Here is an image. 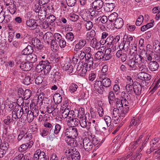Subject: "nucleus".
<instances>
[{"label":"nucleus","instance_id":"obj_1","mask_svg":"<svg viewBox=\"0 0 160 160\" xmlns=\"http://www.w3.org/2000/svg\"><path fill=\"white\" fill-rule=\"evenodd\" d=\"M23 114H24L23 109L19 106L16 105L12 112V117L15 119L20 118L22 119H23Z\"/></svg>","mask_w":160,"mask_h":160},{"label":"nucleus","instance_id":"obj_2","mask_svg":"<svg viewBox=\"0 0 160 160\" xmlns=\"http://www.w3.org/2000/svg\"><path fill=\"white\" fill-rule=\"evenodd\" d=\"M75 52L74 53V55L72 58V61L73 63L76 64L79 61H82L84 58L85 53L82 51H75Z\"/></svg>","mask_w":160,"mask_h":160},{"label":"nucleus","instance_id":"obj_3","mask_svg":"<svg viewBox=\"0 0 160 160\" xmlns=\"http://www.w3.org/2000/svg\"><path fill=\"white\" fill-rule=\"evenodd\" d=\"M66 136L71 138L72 137H77L78 135V132L77 128L72 127L67 128L65 132Z\"/></svg>","mask_w":160,"mask_h":160},{"label":"nucleus","instance_id":"obj_4","mask_svg":"<svg viewBox=\"0 0 160 160\" xmlns=\"http://www.w3.org/2000/svg\"><path fill=\"white\" fill-rule=\"evenodd\" d=\"M83 144L84 148L86 151H89L91 150L93 147L92 142L88 138L86 137L84 138Z\"/></svg>","mask_w":160,"mask_h":160},{"label":"nucleus","instance_id":"obj_5","mask_svg":"<svg viewBox=\"0 0 160 160\" xmlns=\"http://www.w3.org/2000/svg\"><path fill=\"white\" fill-rule=\"evenodd\" d=\"M142 90L141 85L138 82H134L133 84V92L136 95H139Z\"/></svg>","mask_w":160,"mask_h":160},{"label":"nucleus","instance_id":"obj_6","mask_svg":"<svg viewBox=\"0 0 160 160\" xmlns=\"http://www.w3.org/2000/svg\"><path fill=\"white\" fill-rule=\"evenodd\" d=\"M94 88L100 94L103 93L104 89L102 85L101 81H96L94 84Z\"/></svg>","mask_w":160,"mask_h":160},{"label":"nucleus","instance_id":"obj_7","mask_svg":"<svg viewBox=\"0 0 160 160\" xmlns=\"http://www.w3.org/2000/svg\"><path fill=\"white\" fill-rule=\"evenodd\" d=\"M32 64L28 61L22 62L20 68L22 70L27 71L30 70L32 68Z\"/></svg>","mask_w":160,"mask_h":160},{"label":"nucleus","instance_id":"obj_8","mask_svg":"<svg viewBox=\"0 0 160 160\" xmlns=\"http://www.w3.org/2000/svg\"><path fill=\"white\" fill-rule=\"evenodd\" d=\"M103 2L102 0H94L92 3V6L95 9V11L98 10L102 7Z\"/></svg>","mask_w":160,"mask_h":160},{"label":"nucleus","instance_id":"obj_9","mask_svg":"<svg viewBox=\"0 0 160 160\" xmlns=\"http://www.w3.org/2000/svg\"><path fill=\"white\" fill-rule=\"evenodd\" d=\"M86 44V40L84 39L81 38V39L78 41V42L75 45L74 50L77 51L81 50Z\"/></svg>","mask_w":160,"mask_h":160},{"label":"nucleus","instance_id":"obj_10","mask_svg":"<svg viewBox=\"0 0 160 160\" xmlns=\"http://www.w3.org/2000/svg\"><path fill=\"white\" fill-rule=\"evenodd\" d=\"M151 75L147 73L141 72L138 74V78L142 80H148L151 78Z\"/></svg>","mask_w":160,"mask_h":160},{"label":"nucleus","instance_id":"obj_11","mask_svg":"<svg viewBox=\"0 0 160 160\" xmlns=\"http://www.w3.org/2000/svg\"><path fill=\"white\" fill-rule=\"evenodd\" d=\"M26 24L28 26L31 27V29H34L37 28V26L38 27L37 23L35 22L34 20L32 19L27 20Z\"/></svg>","mask_w":160,"mask_h":160},{"label":"nucleus","instance_id":"obj_12","mask_svg":"<svg viewBox=\"0 0 160 160\" xmlns=\"http://www.w3.org/2000/svg\"><path fill=\"white\" fill-rule=\"evenodd\" d=\"M123 20L120 18H118L114 22V26L117 29H120L123 26Z\"/></svg>","mask_w":160,"mask_h":160},{"label":"nucleus","instance_id":"obj_13","mask_svg":"<svg viewBox=\"0 0 160 160\" xmlns=\"http://www.w3.org/2000/svg\"><path fill=\"white\" fill-rule=\"evenodd\" d=\"M102 79V81H101L102 85L103 87L105 88H108L111 85V81L110 79L107 78L103 77L101 79Z\"/></svg>","mask_w":160,"mask_h":160},{"label":"nucleus","instance_id":"obj_14","mask_svg":"<svg viewBox=\"0 0 160 160\" xmlns=\"http://www.w3.org/2000/svg\"><path fill=\"white\" fill-rule=\"evenodd\" d=\"M149 65V69L153 71L157 70L159 66V64L156 61L150 62Z\"/></svg>","mask_w":160,"mask_h":160},{"label":"nucleus","instance_id":"obj_15","mask_svg":"<svg viewBox=\"0 0 160 160\" xmlns=\"http://www.w3.org/2000/svg\"><path fill=\"white\" fill-rule=\"evenodd\" d=\"M33 51L32 47L30 45H28L22 51L21 53L22 55H27L32 53Z\"/></svg>","mask_w":160,"mask_h":160},{"label":"nucleus","instance_id":"obj_16","mask_svg":"<svg viewBox=\"0 0 160 160\" xmlns=\"http://www.w3.org/2000/svg\"><path fill=\"white\" fill-rule=\"evenodd\" d=\"M50 34L49 32L43 34L42 32H41V37H42L43 38L41 39V41H42V44H45L46 43V42L47 43L49 44V42L48 40V39H49V36L48 37V34Z\"/></svg>","mask_w":160,"mask_h":160},{"label":"nucleus","instance_id":"obj_17","mask_svg":"<svg viewBox=\"0 0 160 160\" xmlns=\"http://www.w3.org/2000/svg\"><path fill=\"white\" fill-rule=\"evenodd\" d=\"M148 60L150 62L159 60V56L157 54L151 53L147 55Z\"/></svg>","mask_w":160,"mask_h":160},{"label":"nucleus","instance_id":"obj_18","mask_svg":"<svg viewBox=\"0 0 160 160\" xmlns=\"http://www.w3.org/2000/svg\"><path fill=\"white\" fill-rule=\"evenodd\" d=\"M68 160H80V156L78 151L75 152L72 155H68Z\"/></svg>","mask_w":160,"mask_h":160},{"label":"nucleus","instance_id":"obj_19","mask_svg":"<svg viewBox=\"0 0 160 160\" xmlns=\"http://www.w3.org/2000/svg\"><path fill=\"white\" fill-rule=\"evenodd\" d=\"M69 124L72 128L78 126L79 123V121L78 119L76 118H70L68 120Z\"/></svg>","mask_w":160,"mask_h":160},{"label":"nucleus","instance_id":"obj_20","mask_svg":"<svg viewBox=\"0 0 160 160\" xmlns=\"http://www.w3.org/2000/svg\"><path fill=\"white\" fill-rule=\"evenodd\" d=\"M112 50V48H109L105 50L104 53L105 61L109 60L112 58V55L111 53Z\"/></svg>","mask_w":160,"mask_h":160},{"label":"nucleus","instance_id":"obj_21","mask_svg":"<svg viewBox=\"0 0 160 160\" xmlns=\"http://www.w3.org/2000/svg\"><path fill=\"white\" fill-rule=\"evenodd\" d=\"M114 93L113 91H110L108 95V99L110 105L113 104L114 100L116 98Z\"/></svg>","mask_w":160,"mask_h":160},{"label":"nucleus","instance_id":"obj_22","mask_svg":"<svg viewBox=\"0 0 160 160\" xmlns=\"http://www.w3.org/2000/svg\"><path fill=\"white\" fill-rule=\"evenodd\" d=\"M57 41L55 40H52L51 42V48L53 51H57L58 50L59 47Z\"/></svg>","mask_w":160,"mask_h":160},{"label":"nucleus","instance_id":"obj_23","mask_svg":"<svg viewBox=\"0 0 160 160\" xmlns=\"http://www.w3.org/2000/svg\"><path fill=\"white\" fill-rule=\"evenodd\" d=\"M91 44L93 48H99L101 44L98 42L95 38H93L91 41Z\"/></svg>","mask_w":160,"mask_h":160},{"label":"nucleus","instance_id":"obj_24","mask_svg":"<svg viewBox=\"0 0 160 160\" xmlns=\"http://www.w3.org/2000/svg\"><path fill=\"white\" fill-rule=\"evenodd\" d=\"M118 15L116 12H114L111 14L108 17V20L109 22L111 23L113 22H115L116 19H118Z\"/></svg>","mask_w":160,"mask_h":160},{"label":"nucleus","instance_id":"obj_25","mask_svg":"<svg viewBox=\"0 0 160 160\" xmlns=\"http://www.w3.org/2000/svg\"><path fill=\"white\" fill-rule=\"evenodd\" d=\"M95 58L98 60L102 59V61H105L104 53L102 51H98L95 54Z\"/></svg>","mask_w":160,"mask_h":160},{"label":"nucleus","instance_id":"obj_26","mask_svg":"<svg viewBox=\"0 0 160 160\" xmlns=\"http://www.w3.org/2000/svg\"><path fill=\"white\" fill-rule=\"evenodd\" d=\"M115 105L117 107L116 108L120 109L121 110L122 108H123V106L122 104V100L118 98H116L114 100V102Z\"/></svg>","mask_w":160,"mask_h":160},{"label":"nucleus","instance_id":"obj_27","mask_svg":"<svg viewBox=\"0 0 160 160\" xmlns=\"http://www.w3.org/2000/svg\"><path fill=\"white\" fill-rule=\"evenodd\" d=\"M78 88V86L76 84L72 83L70 85L68 90L71 93H74L77 91Z\"/></svg>","mask_w":160,"mask_h":160},{"label":"nucleus","instance_id":"obj_28","mask_svg":"<svg viewBox=\"0 0 160 160\" xmlns=\"http://www.w3.org/2000/svg\"><path fill=\"white\" fill-rule=\"evenodd\" d=\"M96 19L97 20V21H101V22L103 24L106 23L108 25L109 23V22L108 21V18L106 16L103 15L102 17H98Z\"/></svg>","mask_w":160,"mask_h":160},{"label":"nucleus","instance_id":"obj_29","mask_svg":"<svg viewBox=\"0 0 160 160\" xmlns=\"http://www.w3.org/2000/svg\"><path fill=\"white\" fill-rule=\"evenodd\" d=\"M98 12V11H97V10L94 11V12H91L89 14H90V20L92 21H95V22H97V20L96 19L98 18L97 16Z\"/></svg>","mask_w":160,"mask_h":160},{"label":"nucleus","instance_id":"obj_30","mask_svg":"<svg viewBox=\"0 0 160 160\" xmlns=\"http://www.w3.org/2000/svg\"><path fill=\"white\" fill-rule=\"evenodd\" d=\"M127 64L129 67L133 68V69L136 68L137 66V65L136 62L134 61V59L133 58L130 59L128 61Z\"/></svg>","mask_w":160,"mask_h":160},{"label":"nucleus","instance_id":"obj_31","mask_svg":"<svg viewBox=\"0 0 160 160\" xmlns=\"http://www.w3.org/2000/svg\"><path fill=\"white\" fill-rule=\"evenodd\" d=\"M79 112L78 110H76L74 111L72 110L70 111L68 113V117L69 118H72V116H74V117H78L79 115Z\"/></svg>","mask_w":160,"mask_h":160},{"label":"nucleus","instance_id":"obj_32","mask_svg":"<svg viewBox=\"0 0 160 160\" xmlns=\"http://www.w3.org/2000/svg\"><path fill=\"white\" fill-rule=\"evenodd\" d=\"M12 120L13 119H12L10 116H8L3 118V122L5 125L9 127V125L12 122Z\"/></svg>","mask_w":160,"mask_h":160},{"label":"nucleus","instance_id":"obj_33","mask_svg":"<svg viewBox=\"0 0 160 160\" xmlns=\"http://www.w3.org/2000/svg\"><path fill=\"white\" fill-rule=\"evenodd\" d=\"M106 7L105 8V10L107 12L112 11L115 7V4H105Z\"/></svg>","mask_w":160,"mask_h":160},{"label":"nucleus","instance_id":"obj_34","mask_svg":"<svg viewBox=\"0 0 160 160\" xmlns=\"http://www.w3.org/2000/svg\"><path fill=\"white\" fill-rule=\"evenodd\" d=\"M32 92L29 89H26L23 93V97L25 100H27L32 95Z\"/></svg>","mask_w":160,"mask_h":160},{"label":"nucleus","instance_id":"obj_35","mask_svg":"<svg viewBox=\"0 0 160 160\" xmlns=\"http://www.w3.org/2000/svg\"><path fill=\"white\" fill-rule=\"evenodd\" d=\"M34 116L31 111H28L26 117L28 121L29 122H32L34 118Z\"/></svg>","mask_w":160,"mask_h":160},{"label":"nucleus","instance_id":"obj_36","mask_svg":"<svg viewBox=\"0 0 160 160\" xmlns=\"http://www.w3.org/2000/svg\"><path fill=\"white\" fill-rule=\"evenodd\" d=\"M134 61L136 62L137 65L138 64L142 62L143 57L140 55L137 54L135 55Z\"/></svg>","mask_w":160,"mask_h":160},{"label":"nucleus","instance_id":"obj_37","mask_svg":"<svg viewBox=\"0 0 160 160\" xmlns=\"http://www.w3.org/2000/svg\"><path fill=\"white\" fill-rule=\"evenodd\" d=\"M46 20L48 22H49V23L50 25H53V23L56 20V17L53 15H50L47 18Z\"/></svg>","mask_w":160,"mask_h":160},{"label":"nucleus","instance_id":"obj_38","mask_svg":"<svg viewBox=\"0 0 160 160\" xmlns=\"http://www.w3.org/2000/svg\"><path fill=\"white\" fill-rule=\"evenodd\" d=\"M5 11L3 10L2 7H0V23L4 20Z\"/></svg>","mask_w":160,"mask_h":160},{"label":"nucleus","instance_id":"obj_39","mask_svg":"<svg viewBox=\"0 0 160 160\" xmlns=\"http://www.w3.org/2000/svg\"><path fill=\"white\" fill-rule=\"evenodd\" d=\"M143 20V17L142 15H140L137 18L136 22V25L137 26H140L142 23Z\"/></svg>","mask_w":160,"mask_h":160},{"label":"nucleus","instance_id":"obj_40","mask_svg":"<svg viewBox=\"0 0 160 160\" xmlns=\"http://www.w3.org/2000/svg\"><path fill=\"white\" fill-rule=\"evenodd\" d=\"M28 145V143H27L22 145L18 148L19 152H22L27 150L28 148V147L27 146Z\"/></svg>","mask_w":160,"mask_h":160},{"label":"nucleus","instance_id":"obj_41","mask_svg":"<svg viewBox=\"0 0 160 160\" xmlns=\"http://www.w3.org/2000/svg\"><path fill=\"white\" fill-rule=\"evenodd\" d=\"M23 83L25 85H29L31 83V78L29 76L26 77L23 80Z\"/></svg>","mask_w":160,"mask_h":160},{"label":"nucleus","instance_id":"obj_42","mask_svg":"<svg viewBox=\"0 0 160 160\" xmlns=\"http://www.w3.org/2000/svg\"><path fill=\"white\" fill-rule=\"evenodd\" d=\"M66 38L68 41H72L74 38V36L72 32H68L66 35Z\"/></svg>","mask_w":160,"mask_h":160},{"label":"nucleus","instance_id":"obj_43","mask_svg":"<svg viewBox=\"0 0 160 160\" xmlns=\"http://www.w3.org/2000/svg\"><path fill=\"white\" fill-rule=\"evenodd\" d=\"M57 42L59 46L62 48H64L66 46V42L63 38L58 40Z\"/></svg>","mask_w":160,"mask_h":160},{"label":"nucleus","instance_id":"obj_44","mask_svg":"<svg viewBox=\"0 0 160 160\" xmlns=\"http://www.w3.org/2000/svg\"><path fill=\"white\" fill-rule=\"evenodd\" d=\"M63 110L62 109V111ZM69 112V110L68 108H66L62 113V116L63 118H65L68 116V113Z\"/></svg>","mask_w":160,"mask_h":160},{"label":"nucleus","instance_id":"obj_45","mask_svg":"<svg viewBox=\"0 0 160 160\" xmlns=\"http://www.w3.org/2000/svg\"><path fill=\"white\" fill-rule=\"evenodd\" d=\"M126 89L128 93L130 94H132L133 92V85L127 84L126 86Z\"/></svg>","mask_w":160,"mask_h":160},{"label":"nucleus","instance_id":"obj_46","mask_svg":"<svg viewBox=\"0 0 160 160\" xmlns=\"http://www.w3.org/2000/svg\"><path fill=\"white\" fill-rule=\"evenodd\" d=\"M49 101V99L46 97H43L42 99L41 102V104H44L45 108L47 107V105H48Z\"/></svg>","mask_w":160,"mask_h":160},{"label":"nucleus","instance_id":"obj_47","mask_svg":"<svg viewBox=\"0 0 160 160\" xmlns=\"http://www.w3.org/2000/svg\"><path fill=\"white\" fill-rule=\"evenodd\" d=\"M34 46L38 49L39 50L40 48V40L37 38H36L34 40Z\"/></svg>","mask_w":160,"mask_h":160},{"label":"nucleus","instance_id":"obj_48","mask_svg":"<svg viewBox=\"0 0 160 160\" xmlns=\"http://www.w3.org/2000/svg\"><path fill=\"white\" fill-rule=\"evenodd\" d=\"M86 23L85 24L86 29L88 30H90L93 27V25L92 22L91 21L86 22Z\"/></svg>","mask_w":160,"mask_h":160},{"label":"nucleus","instance_id":"obj_49","mask_svg":"<svg viewBox=\"0 0 160 160\" xmlns=\"http://www.w3.org/2000/svg\"><path fill=\"white\" fill-rule=\"evenodd\" d=\"M113 38L111 41V42H110L109 44H108V46H109L110 48H112V50H113V51H115L116 49L117 46L115 42H113Z\"/></svg>","mask_w":160,"mask_h":160},{"label":"nucleus","instance_id":"obj_50","mask_svg":"<svg viewBox=\"0 0 160 160\" xmlns=\"http://www.w3.org/2000/svg\"><path fill=\"white\" fill-rule=\"evenodd\" d=\"M122 100L124 101H131V98L130 96L128 93L124 92V95L122 97Z\"/></svg>","mask_w":160,"mask_h":160},{"label":"nucleus","instance_id":"obj_51","mask_svg":"<svg viewBox=\"0 0 160 160\" xmlns=\"http://www.w3.org/2000/svg\"><path fill=\"white\" fill-rule=\"evenodd\" d=\"M68 5L69 7H73L75 5L76 0H66Z\"/></svg>","mask_w":160,"mask_h":160},{"label":"nucleus","instance_id":"obj_52","mask_svg":"<svg viewBox=\"0 0 160 160\" xmlns=\"http://www.w3.org/2000/svg\"><path fill=\"white\" fill-rule=\"evenodd\" d=\"M8 147L9 145L8 143L4 141L2 143L1 142V148L3 150H7Z\"/></svg>","mask_w":160,"mask_h":160},{"label":"nucleus","instance_id":"obj_53","mask_svg":"<svg viewBox=\"0 0 160 160\" xmlns=\"http://www.w3.org/2000/svg\"><path fill=\"white\" fill-rule=\"evenodd\" d=\"M40 5V0H38V5H35V6L34 10L36 13V14H38V18H39V12L40 10V8L39 6Z\"/></svg>","mask_w":160,"mask_h":160},{"label":"nucleus","instance_id":"obj_54","mask_svg":"<svg viewBox=\"0 0 160 160\" xmlns=\"http://www.w3.org/2000/svg\"><path fill=\"white\" fill-rule=\"evenodd\" d=\"M104 120L108 127L111 125L112 122V119L110 117L108 116H105Z\"/></svg>","mask_w":160,"mask_h":160},{"label":"nucleus","instance_id":"obj_55","mask_svg":"<svg viewBox=\"0 0 160 160\" xmlns=\"http://www.w3.org/2000/svg\"><path fill=\"white\" fill-rule=\"evenodd\" d=\"M49 130L45 128H42V132H41V135L42 136H46L48 134Z\"/></svg>","mask_w":160,"mask_h":160},{"label":"nucleus","instance_id":"obj_56","mask_svg":"<svg viewBox=\"0 0 160 160\" xmlns=\"http://www.w3.org/2000/svg\"><path fill=\"white\" fill-rule=\"evenodd\" d=\"M70 19L72 21L75 22L77 21L79 18L78 15L73 13L70 16Z\"/></svg>","mask_w":160,"mask_h":160},{"label":"nucleus","instance_id":"obj_57","mask_svg":"<svg viewBox=\"0 0 160 160\" xmlns=\"http://www.w3.org/2000/svg\"><path fill=\"white\" fill-rule=\"evenodd\" d=\"M48 62V60H41V72H42L43 70H44V68L46 64H47Z\"/></svg>","mask_w":160,"mask_h":160},{"label":"nucleus","instance_id":"obj_58","mask_svg":"<svg viewBox=\"0 0 160 160\" xmlns=\"http://www.w3.org/2000/svg\"><path fill=\"white\" fill-rule=\"evenodd\" d=\"M40 155V150H37L35 152L34 155V160H40L39 159Z\"/></svg>","mask_w":160,"mask_h":160},{"label":"nucleus","instance_id":"obj_59","mask_svg":"<svg viewBox=\"0 0 160 160\" xmlns=\"http://www.w3.org/2000/svg\"><path fill=\"white\" fill-rule=\"evenodd\" d=\"M11 6H11L10 7V8L9 11L11 14H12L15 12L16 10V5L14 3H13Z\"/></svg>","mask_w":160,"mask_h":160},{"label":"nucleus","instance_id":"obj_60","mask_svg":"<svg viewBox=\"0 0 160 160\" xmlns=\"http://www.w3.org/2000/svg\"><path fill=\"white\" fill-rule=\"evenodd\" d=\"M54 128V133L56 134H58L61 129L60 125L59 124H57L55 125Z\"/></svg>","mask_w":160,"mask_h":160},{"label":"nucleus","instance_id":"obj_61","mask_svg":"<svg viewBox=\"0 0 160 160\" xmlns=\"http://www.w3.org/2000/svg\"><path fill=\"white\" fill-rule=\"evenodd\" d=\"M8 104V108L10 110H13V109L14 108V106L15 105L16 106V105H17L16 104V103L14 102H12V103L10 102H9Z\"/></svg>","mask_w":160,"mask_h":160},{"label":"nucleus","instance_id":"obj_62","mask_svg":"<svg viewBox=\"0 0 160 160\" xmlns=\"http://www.w3.org/2000/svg\"><path fill=\"white\" fill-rule=\"evenodd\" d=\"M113 89L115 92V93L118 94V92H119L120 88L118 84L114 85L113 86Z\"/></svg>","mask_w":160,"mask_h":160},{"label":"nucleus","instance_id":"obj_63","mask_svg":"<svg viewBox=\"0 0 160 160\" xmlns=\"http://www.w3.org/2000/svg\"><path fill=\"white\" fill-rule=\"evenodd\" d=\"M79 122L81 127L83 128L86 127L87 124L86 119H82L79 121Z\"/></svg>","mask_w":160,"mask_h":160},{"label":"nucleus","instance_id":"obj_64","mask_svg":"<svg viewBox=\"0 0 160 160\" xmlns=\"http://www.w3.org/2000/svg\"><path fill=\"white\" fill-rule=\"evenodd\" d=\"M54 38L55 39V40L57 42L60 40L61 39H62V37L61 35L59 33H55L54 35Z\"/></svg>","mask_w":160,"mask_h":160}]
</instances>
